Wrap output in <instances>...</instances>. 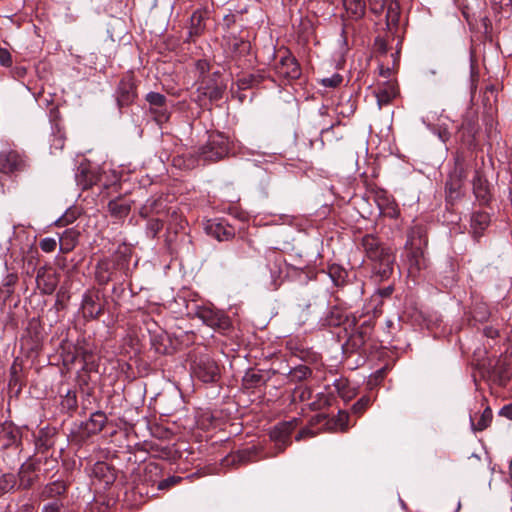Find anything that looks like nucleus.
<instances>
[{
	"mask_svg": "<svg viewBox=\"0 0 512 512\" xmlns=\"http://www.w3.org/2000/svg\"><path fill=\"white\" fill-rule=\"evenodd\" d=\"M160 205H161V201L155 200L150 204V210L153 212L159 213L158 206H160Z\"/></svg>",
	"mask_w": 512,
	"mask_h": 512,
	"instance_id": "obj_54",
	"label": "nucleus"
},
{
	"mask_svg": "<svg viewBox=\"0 0 512 512\" xmlns=\"http://www.w3.org/2000/svg\"><path fill=\"white\" fill-rule=\"evenodd\" d=\"M263 382L264 380L262 374L255 371H248L243 377V384L248 389L255 388Z\"/></svg>",
	"mask_w": 512,
	"mask_h": 512,
	"instance_id": "obj_27",
	"label": "nucleus"
},
{
	"mask_svg": "<svg viewBox=\"0 0 512 512\" xmlns=\"http://www.w3.org/2000/svg\"><path fill=\"white\" fill-rule=\"evenodd\" d=\"M329 275L333 280L334 284L340 286L344 284L347 277V272L340 266L333 265L329 268Z\"/></svg>",
	"mask_w": 512,
	"mask_h": 512,
	"instance_id": "obj_30",
	"label": "nucleus"
},
{
	"mask_svg": "<svg viewBox=\"0 0 512 512\" xmlns=\"http://www.w3.org/2000/svg\"><path fill=\"white\" fill-rule=\"evenodd\" d=\"M490 224V216L487 212H474L471 216V233L475 239L482 236L483 231Z\"/></svg>",
	"mask_w": 512,
	"mask_h": 512,
	"instance_id": "obj_14",
	"label": "nucleus"
},
{
	"mask_svg": "<svg viewBox=\"0 0 512 512\" xmlns=\"http://www.w3.org/2000/svg\"><path fill=\"white\" fill-rule=\"evenodd\" d=\"M499 415L512 420V404L503 406L499 411Z\"/></svg>",
	"mask_w": 512,
	"mask_h": 512,
	"instance_id": "obj_45",
	"label": "nucleus"
},
{
	"mask_svg": "<svg viewBox=\"0 0 512 512\" xmlns=\"http://www.w3.org/2000/svg\"><path fill=\"white\" fill-rule=\"evenodd\" d=\"M0 63L3 66H10L12 63L11 54L5 48H0Z\"/></svg>",
	"mask_w": 512,
	"mask_h": 512,
	"instance_id": "obj_43",
	"label": "nucleus"
},
{
	"mask_svg": "<svg viewBox=\"0 0 512 512\" xmlns=\"http://www.w3.org/2000/svg\"><path fill=\"white\" fill-rule=\"evenodd\" d=\"M295 394H298L301 401H306L311 398L312 390L309 387H299L295 390Z\"/></svg>",
	"mask_w": 512,
	"mask_h": 512,
	"instance_id": "obj_41",
	"label": "nucleus"
},
{
	"mask_svg": "<svg viewBox=\"0 0 512 512\" xmlns=\"http://www.w3.org/2000/svg\"><path fill=\"white\" fill-rule=\"evenodd\" d=\"M15 280H16V277H15L14 275H9V276L7 277L6 285H11V284H13V283L15 282Z\"/></svg>",
	"mask_w": 512,
	"mask_h": 512,
	"instance_id": "obj_57",
	"label": "nucleus"
},
{
	"mask_svg": "<svg viewBox=\"0 0 512 512\" xmlns=\"http://www.w3.org/2000/svg\"><path fill=\"white\" fill-rule=\"evenodd\" d=\"M171 217L178 218V214L176 213V211H173V212H172Z\"/></svg>",
	"mask_w": 512,
	"mask_h": 512,
	"instance_id": "obj_61",
	"label": "nucleus"
},
{
	"mask_svg": "<svg viewBox=\"0 0 512 512\" xmlns=\"http://www.w3.org/2000/svg\"><path fill=\"white\" fill-rule=\"evenodd\" d=\"M500 85L498 84H488L485 86L484 91H482L484 94L488 93H499Z\"/></svg>",
	"mask_w": 512,
	"mask_h": 512,
	"instance_id": "obj_49",
	"label": "nucleus"
},
{
	"mask_svg": "<svg viewBox=\"0 0 512 512\" xmlns=\"http://www.w3.org/2000/svg\"><path fill=\"white\" fill-rule=\"evenodd\" d=\"M37 287L44 294H52L57 287V278L55 273L49 271L45 267H40L36 275Z\"/></svg>",
	"mask_w": 512,
	"mask_h": 512,
	"instance_id": "obj_10",
	"label": "nucleus"
},
{
	"mask_svg": "<svg viewBox=\"0 0 512 512\" xmlns=\"http://www.w3.org/2000/svg\"><path fill=\"white\" fill-rule=\"evenodd\" d=\"M343 81V77L339 74H333L330 77H324L320 80V83L325 88H336Z\"/></svg>",
	"mask_w": 512,
	"mask_h": 512,
	"instance_id": "obj_32",
	"label": "nucleus"
},
{
	"mask_svg": "<svg viewBox=\"0 0 512 512\" xmlns=\"http://www.w3.org/2000/svg\"><path fill=\"white\" fill-rule=\"evenodd\" d=\"M82 358H83V360H84L85 362H87V361L89 360V358H90V353H89V352H87V351H83V352H82Z\"/></svg>",
	"mask_w": 512,
	"mask_h": 512,
	"instance_id": "obj_58",
	"label": "nucleus"
},
{
	"mask_svg": "<svg viewBox=\"0 0 512 512\" xmlns=\"http://www.w3.org/2000/svg\"><path fill=\"white\" fill-rule=\"evenodd\" d=\"M202 14L200 12H195L191 16V25L195 29V33H198L201 30V22H202Z\"/></svg>",
	"mask_w": 512,
	"mask_h": 512,
	"instance_id": "obj_42",
	"label": "nucleus"
},
{
	"mask_svg": "<svg viewBox=\"0 0 512 512\" xmlns=\"http://www.w3.org/2000/svg\"><path fill=\"white\" fill-rule=\"evenodd\" d=\"M438 136L442 142H446L450 136L449 132L446 129L440 130Z\"/></svg>",
	"mask_w": 512,
	"mask_h": 512,
	"instance_id": "obj_52",
	"label": "nucleus"
},
{
	"mask_svg": "<svg viewBox=\"0 0 512 512\" xmlns=\"http://www.w3.org/2000/svg\"><path fill=\"white\" fill-rule=\"evenodd\" d=\"M196 70L202 78L201 86L199 87V90H203L201 96H219L222 94L221 87L216 83L211 85L210 79L206 77V73L209 71V63L206 60L197 61Z\"/></svg>",
	"mask_w": 512,
	"mask_h": 512,
	"instance_id": "obj_7",
	"label": "nucleus"
},
{
	"mask_svg": "<svg viewBox=\"0 0 512 512\" xmlns=\"http://www.w3.org/2000/svg\"><path fill=\"white\" fill-rule=\"evenodd\" d=\"M62 503L58 500L47 503L43 506L42 512H59Z\"/></svg>",
	"mask_w": 512,
	"mask_h": 512,
	"instance_id": "obj_44",
	"label": "nucleus"
},
{
	"mask_svg": "<svg viewBox=\"0 0 512 512\" xmlns=\"http://www.w3.org/2000/svg\"><path fill=\"white\" fill-rule=\"evenodd\" d=\"M380 50L385 55V59L379 64V73L383 78L389 79L392 71L398 68L400 52L398 50L395 53H392L390 56H387V49L384 43L381 44Z\"/></svg>",
	"mask_w": 512,
	"mask_h": 512,
	"instance_id": "obj_11",
	"label": "nucleus"
},
{
	"mask_svg": "<svg viewBox=\"0 0 512 512\" xmlns=\"http://www.w3.org/2000/svg\"><path fill=\"white\" fill-rule=\"evenodd\" d=\"M399 94V87L396 82L388 80L385 87L379 96H397Z\"/></svg>",
	"mask_w": 512,
	"mask_h": 512,
	"instance_id": "obj_34",
	"label": "nucleus"
},
{
	"mask_svg": "<svg viewBox=\"0 0 512 512\" xmlns=\"http://www.w3.org/2000/svg\"><path fill=\"white\" fill-rule=\"evenodd\" d=\"M484 334L487 337L494 338L497 335V331L495 329H493L492 327H486L484 329Z\"/></svg>",
	"mask_w": 512,
	"mask_h": 512,
	"instance_id": "obj_53",
	"label": "nucleus"
},
{
	"mask_svg": "<svg viewBox=\"0 0 512 512\" xmlns=\"http://www.w3.org/2000/svg\"><path fill=\"white\" fill-rule=\"evenodd\" d=\"M24 166V160L18 152L3 151L0 153V172L12 173L22 170Z\"/></svg>",
	"mask_w": 512,
	"mask_h": 512,
	"instance_id": "obj_8",
	"label": "nucleus"
},
{
	"mask_svg": "<svg viewBox=\"0 0 512 512\" xmlns=\"http://www.w3.org/2000/svg\"><path fill=\"white\" fill-rule=\"evenodd\" d=\"M74 219H75L74 216L72 218H68V215L66 214L61 219H59V222L69 223V222H72Z\"/></svg>",
	"mask_w": 512,
	"mask_h": 512,
	"instance_id": "obj_56",
	"label": "nucleus"
},
{
	"mask_svg": "<svg viewBox=\"0 0 512 512\" xmlns=\"http://www.w3.org/2000/svg\"><path fill=\"white\" fill-rule=\"evenodd\" d=\"M256 454L257 450L255 447L243 449L225 457V459L223 460V465L230 466L247 464L254 460Z\"/></svg>",
	"mask_w": 512,
	"mask_h": 512,
	"instance_id": "obj_12",
	"label": "nucleus"
},
{
	"mask_svg": "<svg viewBox=\"0 0 512 512\" xmlns=\"http://www.w3.org/2000/svg\"><path fill=\"white\" fill-rule=\"evenodd\" d=\"M39 245L44 252L50 253L56 249L57 241L54 238L46 237L40 241Z\"/></svg>",
	"mask_w": 512,
	"mask_h": 512,
	"instance_id": "obj_36",
	"label": "nucleus"
},
{
	"mask_svg": "<svg viewBox=\"0 0 512 512\" xmlns=\"http://www.w3.org/2000/svg\"><path fill=\"white\" fill-rule=\"evenodd\" d=\"M392 98H388V97H385V98H377V106L379 109L382 108L383 105H387L390 103Z\"/></svg>",
	"mask_w": 512,
	"mask_h": 512,
	"instance_id": "obj_51",
	"label": "nucleus"
},
{
	"mask_svg": "<svg viewBox=\"0 0 512 512\" xmlns=\"http://www.w3.org/2000/svg\"><path fill=\"white\" fill-rule=\"evenodd\" d=\"M392 291H393L392 287H387V288H384L383 290H381L380 294L383 297H387V296H389L392 293Z\"/></svg>",
	"mask_w": 512,
	"mask_h": 512,
	"instance_id": "obj_55",
	"label": "nucleus"
},
{
	"mask_svg": "<svg viewBox=\"0 0 512 512\" xmlns=\"http://www.w3.org/2000/svg\"><path fill=\"white\" fill-rule=\"evenodd\" d=\"M471 82H472V88H471V94L474 95L476 93V90L473 88L475 81L477 80L478 74L475 72L474 67L471 66Z\"/></svg>",
	"mask_w": 512,
	"mask_h": 512,
	"instance_id": "obj_50",
	"label": "nucleus"
},
{
	"mask_svg": "<svg viewBox=\"0 0 512 512\" xmlns=\"http://www.w3.org/2000/svg\"><path fill=\"white\" fill-rule=\"evenodd\" d=\"M343 5L346 11L355 18H360L365 13L364 0H343Z\"/></svg>",
	"mask_w": 512,
	"mask_h": 512,
	"instance_id": "obj_24",
	"label": "nucleus"
},
{
	"mask_svg": "<svg viewBox=\"0 0 512 512\" xmlns=\"http://www.w3.org/2000/svg\"><path fill=\"white\" fill-rule=\"evenodd\" d=\"M473 192L481 204H487L491 198L488 181L478 171L473 178Z\"/></svg>",
	"mask_w": 512,
	"mask_h": 512,
	"instance_id": "obj_13",
	"label": "nucleus"
},
{
	"mask_svg": "<svg viewBox=\"0 0 512 512\" xmlns=\"http://www.w3.org/2000/svg\"><path fill=\"white\" fill-rule=\"evenodd\" d=\"M366 340V332L359 331L356 335L353 336V341L356 345H363Z\"/></svg>",
	"mask_w": 512,
	"mask_h": 512,
	"instance_id": "obj_46",
	"label": "nucleus"
},
{
	"mask_svg": "<svg viewBox=\"0 0 512 512\" xmlns=\"http://www.w3.org/2000/svg\"><path fill=\"white\" fill-rule=\"evenodd\" d=\"M193 372L197 378L206 383L215 382L220 373L217 363L208 355H202L195 360Z\"/></svg>",
	"mask_w": 512,
	"mask_h": 512,
	"instance_id": "obj_4",
	"label": "nucleus"
},
{
	"mask_svg": "<svg viewBox=\"0 0 512 512\" xmlns=\"http://www.w3.org/2000/svg\"><path fill=\"white\" fill-rule=\"evenodd\" d=\"M181 480H182V478L179 476H170V477L159 482L158 489L159 490L168 489V488L178 484Z\"/></svg>",
	"mask_w": 512,
	"mask_h": 512,
	"instance_id": "obj_38",
	"label": "nucleus"
},
{
	"mask_svg": "<svg viewBox=\"0 0 512 512\" xmlns=\"http://www.w3.org/2000/svg\"><path fill=\"white\" fill-rule=\"evenodd\" d=\"M347 102L350 103L351 112L353 111L352 108L354 106V98H347Z\"/></svg>",
	"mask_w": 512,
	"mask_h": 512,
	"instance_id": "obj_59",
	"label": "nucleus"
},
{
	"mask_svg": "<svg viewBox=\"0 0 512 512\" xmlns=\"http://www.w3.org/2000/svg\"><path fill=\"white\" fill-rule=\"evenodd\" d=\"M361 245L368 259L373 262V269L381 279H387L393 272L395 255L393 251L383 246L378 238L373 235H365Z\"/></svg>",
	"mask_w": 512,
	"mask_h": 512,
	"instance_id": "obj_1",
	"label": "nucleus"
},
{
	"mask_svg": "<svg viewBox=\"0 0 512 512\" xmlns=\"http://www.w3.org/2000/svg\"><path fill=\"white\" fill-rule=\"evenodd\" d=\"M371 10L376 13H382L388 0H368Z\"/></svg>",
	"mask_w": 512,
	"mask_h": 512,
	"instance_id": "obj_40",
	"label": "nucleus"
},
{
	"mask_svg": "<svg viewBox=\"0 0 512 512\" xmlns=\"http://www.w3.org/2000/svg\"><path fill=\"white\" fill-rule=\"evenodd\" d=\"M494 373L498 378L499 385H505L506 382L512 377V358H501L495 368Z\"/></svg>",
	"mask_w": 512,
	"mask_h": 512,
	"instance_id": "obj_15",
	"label": "nucleus"
},
{
	"mask_svg": "<svg viewBox=\"0 0 512 512\" xmlns=\"http://www.w3.org/2000/svg\"><path fill=\"white\" fill-rule=\"evenodd\" d=\"M406 248L409 249L407 255L409 264L408 271L410 275L415 276L421 270L427 268L428 261L425 258L423 249L420 246L415 245L413 238L406 243Z\"/></svg>",
	"mask_w": 512,
	"mask_h": 512,
	"instance_id": "obj_5",
	"label": "nucleus"
},
{
	"mask_svg": "<svg viewBox=\"0 0 512 512\" xmlns=\"http://www.w3.org/2000/svg\"><path fill=\"white\" fill-rule=\"evenodd\" d=\"M313 432L310 429H302L299 431V433L296 435L295 440L300 441L306 437H312Z\"/></svg>",
	"mask_w": 512,
	"mask_h": 512,
	"instance_id": "obj_48",
	"label": "nucleus"
},
{
	"mask_svg": "<svg viewBox=\"0 0 512 512\" xmlns=\"http://www.w3.org/2000/svg\"><path fill=\"white\" fill-rule=\"evenodd\" d=\"M113 264L108 260H101L95 269V278L100 285H106L112 279Z\"/></svg>",
	"mask_w": 512,
	"mask_h": 512,
	"instance_id": "obj_19",
	"label": "nucleus"
},
{
	"mask_svg": "<svg viewBox=\"0 0 512 512\" xmlns=\"http://www.w3.org/2000/svg\"><path fill=\"white\" fill-rule=\"evenodd\" d=\"M311 373L312 371L309 367L305 365H300L290 371V379L291 381L300 382L308 378L311 375Z\"/></svg>",
	"mask_w": 512,
	"mask_h": 512,
	"instance_id": "obj_31",
	"label": "nucleus"
},
{
	"mask_svg": "<svg viewBox=\"0 0 512 512\" xmlns=\"http://www.w3.org/2000/svg\"><path fill=\"white\" fill-rule=\"evenodd\" d=\"M107 417L104 412L96 411L90 418L84 423V430L88 435L97 434L102 431Z\"/></svg>",
	"mask_w": 512,
	"mask_h": 512,
	"instance_id": "obj_17",
	"label": "nucleus"
},
{
	"mask_svg": "<svg viewBox=\"0 0 512 512\" xmlns=\"http://www.w3.org/2000/svg\"><path fill=\"white\" fill-rule=\"evenodd\" d=\"M93 474L105 485L112 484L116 479L115 470L105 462H97L93 467Z\"/></svg>",
	"mask_w": 512,
	"mask_h": 512,
	"instance_id": "obj_16",
	"label": "nucleus"
},
{
	"mask_svg": "<svg viewBox=\"0 0 512 512\" xmlns=\"http://www.w3.org/2000/svg\"><path fill=\"white\" fill-rule=\"evenodd\" d=\"M370 404L368 397L360 398L356 403L353 404L352 410L356 414H361Z\"/></svg>",
	"mask_w": 512,
	"mask_h": 512,
	"instance_id": "obj_39",
	"label": "nucleus"
},
{
	"mask_svg": "<svg viewBox=\"0 0 512 512\" xmlns=\"http://www.w3.org/2000/svg\"><path fill=\"white\" fill-rule=\"evenodd\" d=\"M197 316L204 324L214 329L226 330L230 327L229 317L221 311L204 307L197 312Z\"/></svg>",
	"mask_w": 512,
	"mask_h": 512,
	"instance_id": "obj_6",
	"label": "nucleus"
},
{
	"mask_svg": "<svg viewBox=\"0 0 512 512\" xmlns=\"http://www.w3.org/2000/svg\"><path fill=\"white\" fill-rule=\"evenodd\" d=\"M66 484L62 481H55L46 485L42 491L43 498H54L66 492Z\"/></svg>",
	"mask_w": 512,
	"mask_h": 512,
	"instance_id": "obj_23",
	"label": "nucleus"
},
{
	"mask_svg": "<svg viewBox=\"0 0 512 512\" xmlns=\"http://www.w3.org/2000/svg\"><path fill=\"white\" fill-rule=\"evenodd\" d=\"M298 425L296 418L278 423L270 431V438L275 443L278 453L283 452L291 443V434Z\"/></svg>",
	"mask_w": 512,
	"mask_h": 512,
	"instance_id": "obj_3",
	"label": "nucleus"
},
{
	"mask_svg": "<svg viewBox=\"0 0 512 512\" xmlns=\"http://www.w3.org/2000/svg\"><path fill=\"white\" fill-rule=\"evenodd\" d=\"M119 90L121 96L135 95L137 91L133 77L128 75L125 78H123V80L120 83Z\"/></svg>",
	"mask_w": 512,
	"mask_h": 512,
	"instance_id": "obj_29",
	"label": "nucleus"
},
{
	"mask_svg": "<svg viewBox=\"0 0 512 512\" xmlns=\"http://www.w3.org/2000/svg\"><path fill=\"white\" fill-rule=\"evenodd\" d=\"M163 228V223L160 219H150L147 223V234L154 238Z\"/></svg>",
	"mask_w": 512,
	"mask_h": 512,
	"instance_id": "obj_33",
	"label": "nucleus"
},
{
	"mask_svg": "<svg viewBox=\"0 0 512 512\" xmlns=\"http://www.w3.org/2000/svg\"><path fill=\"white\" fill-rule=\"evenodd\" d=\"M15 484V478L12 474H4L0 477V489L8 491L13 488Z\"/></svg>",
	"mask_w": 512,
	"mask_h": 512,
	"instance_id": "obj_37",
	"label": "nucleus"
},
{
	"mask_svg": "<svg viewBox=\"0 0 512 512\" xmlns=\"http://www.w3.org/2000/svg\"><path fill=\"white\" fill-rule=\"evenodd\" d=\"M278 76L286 79H296L300 76V67L294 57L286 55L275 67Z\"/></svg>",
	"mask_w": 512,
	"mask_h": 512,
	"instance_id": "obj_9",
	"label": "nucleus"
},
{
	"mask_svg": "<svg viewBox=\"0 0 512 512\" xmlns=\"http://www.w3.org/2000/svg\"><path fill=\"white\" fill-rule=\"evenodd\" d=\"M64 403L66 404V406H67L68 408H75V407H76V405H77L75 395H72V396H71V395H70V393H68V394L66 395V398H65V400H64Z\"/></svg>",
	"mask_w": 512,
	"mask_h": 512,
	"instance_id": "obj_47",
	"label": "nucleus"
},
{
	"mask_svg": "<svg viewBox=\"0 0 512 512\" xmlns=\"http://www.w3.org/2000/svg\"><path fill=\"white\" fill-rule=\"evenodd\" d=\"M147 96L152 97V96H161V95L159 93H156V92H149L147 94Z\"/></svg>",
	"mask_w": 512,
	"mask_h": 512,
	"instance_id": "obj_60",
	"label": "nucleus"
},
{
	"mask_svg": "<svg viewBox=\"0 0 512 512\" xmlns=\"http://www.w3.org/2000/svg\"><path fill=\"white\" fill-rule=\"evenodd\" d=\"M108 210L113 217L122 219L129 214L131 206L130 203L126 200L115 199L108 203Z\"/></svg>",
	"mask_w": 512,
	"mask_h": 512,
	"instance_id": "obj_22",
	"label": "nucleus"
},
{
	"mask_svg": "<svg viewBox=\"0 0 512 512\" xmlns=\"http://www.w3.org/2000/svg\"><path fill=\"white\" fill-rule=\"evenodd\" d=\"M166 98H147L149 101V109L155 114V120L163 123L169 119V115L164 108Z\"/></svg>",
	"mask_w": 512,
	"mask_h": 512,
	"instance_id": "obj_21",
	"label": "nucleus"
},
{
	"mask_svg": "<svg viewBox=\"0 0 512 512\" xmlns=\"http://www.w3.org/2000/svg\"><path fill=\"white\" fill-rule=\"evenodd\" d=\"M492 416V410L489 407L485 408V410L482 412L479 420L476 423L472 418L470 419L472 429L475 431L485 430L490 425L492 421Z\"/></svg>",
	"mask_w": 512,
	"mask_h": 512,
	"instance_id": "obj_25",
	"label": "nucleus"
},
{
	"mask_svg": "<svg viewBox=\"0 0 512 512\" xmlns=\"http://www.w3.org/2000/svg\"><path fill=\"white\" fill-rule=\"evenodd\" d=\"M229 153V141L221 133H211L207 143L200 148V156L205 161L216 162Z\"/></svg>",
	"mask_w": 512,
	"mask_h": 512,
	"instance_id": "obj_2",
	"label": "nucleus"
},
{
	"mask_svg": "<svg viewBox=\"0 0 512 512\" xmlns=\"http://www.w3.org/2000/svg\"><path fill=\"white\" fill-rule=\"evenodd\" d=\"M208 234L212 235L219 241L228 240L234 236V231L230 226H225L223 223L210 222L206 226Z\"/></svg>",
	"mask_w": 512,
	"mask_h": 512,
	"instance_id": "obj_18",
	"label": "nucleus"
},
{
	"mask_svg": "<svg viewBox=\"0 0 512 512\" xmlns=\"http://www.w3.org/2000/svg\"><path fill=\"white\" fill-rule=\"evenodd\" d=\"M82 305L84 312L91 317L98 316L102 311L101 306L96 304V301L92 295H85Z\"/></svg>",
	"mask_w": 512,
	"mask_h": 512,
	"instance_id": "obj_26",
	"label": "nucleus"
},
{
	"mask_svg": "<svg viewBox=\"0 0 512 512\" xmlns=\"http://www.w3.org/2000/svg\"><path fill=\"white\" fill-rule=\"evenodd\" d=\"M79 233L74 229H67L59 238L60 251L64 254L71 252L77 242Z\"/></svg>",
	"mask_w": 512,
	"mask_h": 512,
	"instance_id": "obj_20",
	"label": "nucleus"
},
{
	"mask_svg": "<svg viewBox=\"0 0 512 512\" xmlns=\"http://www.w3.org/2000/svg\"><path fill=\"white\" fill-rule=\"evenodd\" d=\"M387 20L396 24L399 20V6L396 2H390L387 11Z\"/></svg>",
	"mask_w": 512,
	"mask_h": 512,
	"instance_id": "obj_35",
	"label": "nucleus"
},
{
	"mask_svg": "<svg viewBox=\"0 0 512 512\" xmlns=\"http://www.w3.org/2000/svg\"><path fill=\"white\" fill-rule=\"evenodd\" d=\"M347 317L344 315L343 311L339 308H332L329 314L326 317V322L329 326H340Z\"/></svg>",
	"mask_w": 512,
	"mask_h": 512,
	"instance_id": "obj_28",
	"label": "nucleus"
}]
</instances>
